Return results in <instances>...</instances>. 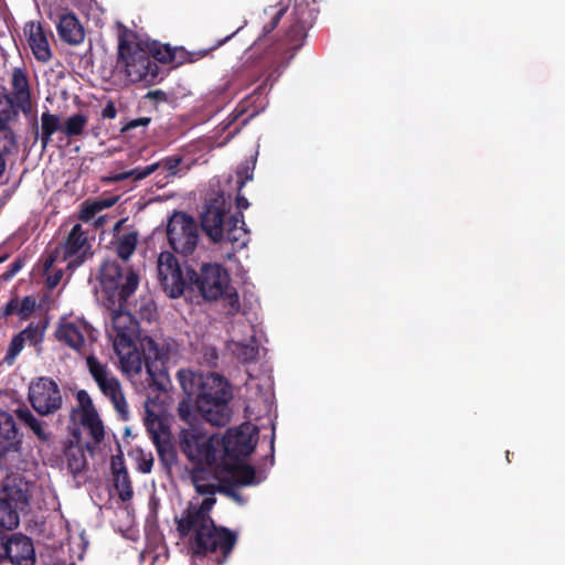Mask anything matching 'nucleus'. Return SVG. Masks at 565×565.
Returning a JSON list of instances; mask_svg holds the SVG:
<instances>
[{"instance_id":"nucleus-52","label":"nucleus","mask_w":565,"mask_h":565,"mask_svg":"<svg viewBox=\"0 0 565 565\" xmlns=\"http://www.w3.org/2000/svg\"><path fill=\"white\" fill-rule=\"evenodd\" d=\"M143 99L148 100L151 104V106L157 109L159 104L169 102V96L166 92H163L161 89H153V90H149L143 96Z\"/></svg>"},{"instance_id":"nucleus-25","label":"nucleus","mask_w":565,"mask_h":565,"mask_svg":"<svg viewBox=\"0 0 565 565\" xmlns=\"http://www.w3.org/2000/svg\"><path fill=\"white\" fill-rule=\"evenodd\" d=\"M114 343V349L119 356L121 369L125 373L135 375L141 372L142 365L145 364L143 356L138 350L135 341L128 343Z\"/></svg>"},{"instance_id":"nucleus-58","label":"nucleus","mask_w":565,"mask_h":565,"mask_svg":"<svg viewBox=\"0 0 565 565\" xmlns=\"http://www.w3.org/2000/svg\"><path fill=\"white\" fill-rule=\"evenodd\" d=\"M102 118L104 119H114L117 116V109L115 103L113 100H108L105 107L102 110Z\"/></svg>"},{"instance_id":"nucleus-21","label":"nucleus","mask_w":565,"mask_h":565,"mask_svg":"<svg viewBox=\"0 0 565 565\" xmlns=\"http://www.w3.org/2000/svg\"><path fill=\"white\" fill-rule=\"evenodd\" d=\"M92 331L93 328L79 319L62 323L56 330V337L60 341L79 352L85 347V333L90 334Z\"/></svg>"},{"instance_id":"nucleus-28","label":"nucleus","mask_w":565,"mask_h":565,"mask_svg":"<svg viewBox=\"0 0 565 565\" xmlns=\"http://www.w3.org/2000/svg\"><path fill=\"white\" fill-rule=\"evenodd\" d=\"M231 243L233 252L244 248L248 242V231L245 226L244 215H232L224 227V238L221 243Z\"/></svg>"},{"instance_id":"nucleus-42","label":"nucleus","mask_w":565,"mask_h":565,"mask_svg":"<svg viewBox=\"0 0 565 565\" xmlns=\"http://www.w3.org/2000/svg\"><path fill=\"white\" fill-rule=\"evenodd\" d=\"M233 352L241 363L246 364L257 360L259 348L255 341L253 343L238 342L235 343Z\"/></svg>"},{"instance_id":"nucleus-43","label":"nucleus","mask_w":565,"mask_h":565,"mask_svg":"<svg viewBox=\"0 0 565 565\" xmlns=\"http://www.w3.org/2000/svg\"><path fill=\"white\" fill-rule=\"evenodd\" d=\"M82 424L89 430L90 436L96 443H100L104 439L105 431L104 425L98 416V413L82 415Z\"/></svg>"},{"instance_id":"nucleus-12","label":"nucleus","mask_w":565,"mask_h":565,"mask_svg":"<svg viewBox=\"0 0 565 565\" xmlns=\"http://www.w3.org/2000/svg\"><path fill=\"white\" fill-rule=\"evenodd\" d=\"M231 210L230 196L224 193H217L209 199L204 210L200 215L201 227L205 234L215 243H221L224 238L225 216Z\"/></svg>"},{"instance_id":"nucleus-64","label":"nucleus","mask_w":565,"mask_h":565,"mask_svg":"<svg viewBox=\"0 0 565 565\" xmlns=\"http://www.w3.org/2000/svg\"><path fill=\"white\" fill-rule=\"evenodd\" d=\"M61 276H62V275H61V274H58V275H55L54 277H50V278H49V285H50V287H54V286L60 281Z\"/></svg>"},{"instance_id":"nucleus-50","label":"nucleus","mask_w":565,"mask_h":565,"mask_svg":"<svg viewBox=\"0 0 565 565\" xmlns=\"http://www.w3.org/2000/svg\"><path fill=\"white\" fill-rule=\"evenodd\" d=\"M36 300L33 296H25L19 301L18 316L20 320H26L35 311Z\"/></svg>"},{"instance_id":"nucleus-35","label":"nucleus","mask_w":565,"mask_h":565,"mask_svg":"<svg viewBox=\"0 0 565 565\" xmlns=\"http://www.w3.org/2000/svg\"><path fill=\"white\" fill-rule=\"evenodd\" d=\"M160 463L164 469L170 470L178 461V455L174 445L171 441L170 434H163L161 439L153 443Z\"/></svg>"},{"instance_id":"nucleus-47","label":"nucleus","mask_w":565,"mask_h":565,"mask_svg":"<svg viewBox=\"0 0 565 565\" xmlns=\"http://www.w3.org/2000/svg\"><path fill=\"white\" fill-rule=\"evenodd\" d=\"M218 484H216V492L223 493L236 501H241L239 494L235 488L238 487L227 475H218Z\"/></svg>"},{"instance_id":"nucleus-45","label":"nucleus","mask_w":565,"mask_h":565,"mask_svg":"<svg viewBox=\"0 0 565 565\" xmlns=\"http://www.w3.org/2000/svg\"><path fill=\"white\" fill-rule=\"evenodd\" d=\"M86 364L92 377L97 383V385L113 376L109 374L107 366L100 363L95 355H88L86 359Z\"/></svg>"},{"instance_id":"nucleus-20","label":"nucleus","mask_w":565,"mask_h":565,"mask_svg":"<svg viewBox=\"0 0 565 565\" xmlns=\"http://www.w3.org/2000/svg\"><path fill=\"white\" fill-rule=\"evenodd\" d=\"M23 31L28 45L36 61L47 63L52 57V51L42 24L28 22Z\"/></svg>"},{"instance_id":"nucleus-5","label":"nucleus","mask_w":565,"mask_h":565,"mask_svg":"<svg viewBox=\"0 0 565 565\" xmlns=\"http://www.w3.org/2000/svg\"><path fill=\"white\" fill-rule=\"evenodd\" d=\"M188 284L192 291H198L206 301H215L223 298L228 308V315L239 311V297L235 288L231 286V276L226 268L220 264L204 263L196 270L186 266Z\"/></svg>"},{"instance_id":"nucleus-3","label":"nucleus","mask_w":565,"mask_h":565,"mask_svg":"<svg viewBox=\"0 0 565 565\" xmlns=\"http://www.w3.org/2000/svg\"><path fill=\"white\" fill-rule=\"evenodd\" d=\"M179 539L186 545L188 553L195 558L211 557L217 565L224 564L233 553L238 534L215 521H198L186 526L174 522Z\"/></svg>"},{"instance_id":"nucleus-56","label":"nucleus","mask_w":565,"mask_h":565,"mask_svg":"<svg viewBox=\"0 0 565 565\" xmlns=\"http://www.w3.org/2000/svg\"><path fill=\"white\" fill-rule=\"evenodd\" d=\"M18 310H19V298L13 297L7 302V305L2 309L1 316H2V318L7 319L8 317H10L14 313L18 315Z\"/></svg>"},{"instance_id":"nucleus-23","label":"nucleus","mask_w":565,"mask_h":565,"mask_svg":"<svg viewBox=\"0 0 565 565\" xmlns=\"http://www.w3.org/2000/svg\"><path fill=\"white\" fill-rule=\"evenodd\" d=\"M215 503V495L205 497L199 504L190 502L180 515L174 516V522H183L191 526L198 521H214L211 511Z\"/></svg>"},{"instance_id":"nucleus-41","label":"nucleus","mask_w":565,"mask_h":565,"mask_svg":"<svg viewBox=\"0 0 565 565\" xmlns=\"http://www.w3.org/2000/svg\"><path fill=\"white\" fill-rule=\"evenodd\" d=\"M145 425L153 443L157 440V437L161 439L163 434H170L169 428L161 418L148 407L146 408Z\"/></svg>"},{"instance_id":"nucleus-49","label":"nucleus","mask_w":565,"mask_h":565,"mask_svg":"<svg viewBox=\"0 0 565 565\" xmlns=\"http://www.w3.org/2000/svg\"><path fill=\"white\" fill-rule=\"evenodd\" d=\"M136 461L139 471L150 473L153 466V457L151 452H145L142 449L135 450Z\"/></svg>"},{"instance_id":"nucleus-61","label":"nucleus","mask_w":565,"mask_h":565,"mask_svg":"<svg viewBox=\"0 0 565 565\" xmlns=\"http://www.w3.org/2000/svg\"><path fill=\"white\" fill-rule=\"evenodd\" d=\"M248 206H249L248 200L244 195H241L238 193L237 196H236L237 212L234 215H237L239 217V213L243 214V211L248 209Z\"/></svg>"},{"instance_id":"nucleus-32","label":"nucleus","mask_w":565,"mask_h":565,"mask_svg":"<svg viewBox=\"0 0 565 565\" xmlns=\"http://www.w3.org/2000/svg\"><path fill=\"white\" fill-rule=\"evenodd\" d=\"M20 111L22 113V108L18 106V100L4 85H0V124L18 121Z\"/></svg>"},{"instance_id":"nucleus-31","label":"nucleus","mask_w":565,"mask_h":565,"mask_svg":"<svg viewBox=\"0 0 565 565\" xmlns=\"http://www.w3.org/2000/svg\"><path fill=\"white\" fill-rule=\"evenodd\" d=\"M22 463V439L0 445V469L7 472L18 470Z\"/></svg>"},{"instance_id":"nucleus-1","label":"nucleus","mask_w":565,"mask_h":565,"mask_svg":"<svg viewBox=\"0 0 565 565\" xmlns=\"http://www.w3.org/2000/svg\"><path fill=\"white\" fill-rule=\"evenodd\" d=\"M185 397L178 405V416L185 424L204 419L213 426H225L232 415L233 393L228 381L216 373L180 370L177 374Z\"/></svg>"},{"instance_id":"nucleus-51","label":"nucleus","mask_w":565,"mask_h":565,"mask_svg":"<svg viewBox=\"0 0 565 565\" xmlns=\"http://www.w3.org/2000/svg\"><path fill=\"white\" fill-rule=\"evenodd\" d=\"M76 399L78 403V408L82 412V415L93 414L97 412L89 394L85 390L77 391Z\"/></svg>"},{"instance_id":"nucleus-16","label":"nucleus","mask_w":565,"mask_h":565,"mask_svg":"<svg viewBox=\"0 0 565 565\" xmlns=\"http://www.w3.org/2000/svg\"><path fill=\"white\" fill-rule=\"evenodd\" d=\"M254 436L242 428L228 429L221 438V459L235 460L249 456L255 449Z\"/></svg>"},{"instance_id":"nucleus-6","label":"nucleus","mask_w":565,"mask_h":565,"mask_svg":"<svg viewBox=\"0 0 565 565\" xmlns=\"http://www.w3.org/2000/svg\"><path fill=\"white\" fill-rule=\"evenodd\" d=\"M200 422L186 424L178 436L180 451L194 465V468H215L218 463L221 438L217 435H207L200 427Z\"/></svg>"},{"instance_id":"nucleus-59","label":"nucleus","mask_w":565,"mask_h":565,"mask_svg":"<svg viewBox=\"0 0 565 565\" xmlns=\"http://www.w3.org/2000/svg\"><path fill=\"white\" fill-rule=\"evenodd\" d=\"M173 51H178V54H175V58L173 60L172 64L179 66L184 63H189V51H186L184 47H173Z\"/></svg>"},{"instance_id":"nucleus-26","label":"nucleus","mask_w":565,"mask_h":565,"mask_svg":"<svg viewBox=\"0 0 565 565\" xmlns=\"http://www.w3.org/2000/svg\"><path fill=\"white\" fill-rule=\"evenodd\" d=\"M11 93L18 100V106L22 108V113L28 115L32 109L31 92L26 73L21 67H15L11 76Z\"/></svg>"},{"instance_id":"nucleus-8","label":"nucleus","mask_w":565,"mask_h":565,"mask_svg":"<svg viewBox=\"0 0 565 565\" xmlns=\"http://www.w3.org/2000/svg\"><path fill=\"white\" fill-rule=\"evenodd\" d=\"M285 67L286 66L277 67V64H273V57H266L264 52L262 53V57L258 62H244L235 73V82L241 86L248 87L249 85L260 79L265 73V70L269 71L263 83L258 85L249 96L246 97L245 102L249 105L255 104V108H263L264 103L259 102L256 104L257 99L268 94V86L271 87L274 85Z\"/></svg>"},{"instance_id":"nucleus-19","label":"nucleus","mask_w":565,"mask_h":565,"mask_svg":"<svg viewBox=\"0 0 565 565\" xmlns=\"http://www.w3.org/2000/svg\"><path fill=\"white\" fill-rule=\"evenodd\" d=\"M1 499H6L7 503L18 513L24 511L29 507L30 493L28 482L22 478H7L0 491Z\"/></svg>"},{"instance_id":"nucleus-57","label":"nucleus","mask_w":565,"mask_h":565,"mask_svg":"<svg viewBox=\"0 0 565 565\" xmlns=\"http://www.w3.org/2000/svg\"><path fill=\"white\" fill-rule=\"evenodd\" d=\"M151 121V118L150 117H140V118H137V119H131L129 120L126 125H124V127L121 128V131H129L131 129H135L139 126H148Z\"/></svg>"},{"instance_id":"nucleus-39","label":"nucleus","mask_w":565,"mask_h":565,"mask_svg":"<svg viewBox=\"0 0 565 565\" xmlns=\"http://www.w3.org/2000/svg\"><path fill=\"white\" fill-rule=\"evenodd\" d=\"M18 151V137L13 131L11 124H0V153L6 156Z\"/></svg>"},{"instance_id":"nucleus-34","label":"nucleus","mask_w":565,"mask_h":565,"mask_svg":"<svg viewBox=\"0 0 565 565\" xmlns=\"http://www.w3.org/2000/svg\"><path fill=\"white\" fill-rule=\"evenodd\" d=\"M117 200L118 199L116 196L99 200H85L81 204L78 220L82 222H89L103 210L114 206Z\"/></svg>"},{"instance_id":"nucleus-11","label":"nucleus","mask_w":565,"mask_h":565,"mask_svg":"<svg viewBox=\"0 0 565 565\" xmlns=\"http://www.w3.org/2000/svg\"><path fill=\"white\" fill-rule=\"evenodd\" d=\"M157 268L159 284L168 297L179 298L185 288H189L186 270L183 273L173 253L161 252L158 256Z\"/></svg>"},{"instance_id":"nucleus-9","label":"nucleus","mask_w":565,"mask_h":565,"mask_svg":"<svg viewBox=\"0 0 565 565\" xmlns=\"http://www.w3.org/2000/svg\"><path fill=\"white\" fill-rule=\"evenodd\" d=\"M167 237L175 253L183 256L193 254L200 238L195 220L185 212H174L167 225Z\"/></svg>"},{"instance_id":"nucleus-13","label":"nucleus","mask_w":565,"mask_h":565,"mask_svg":"<svg viewBox=\"0 0 565 565\" xmlns=\"http://www.w3.org/2000/svg\"><path fill=\"white\" fill-rule=\"evenodd\" d=\"M141 354L148 374L147 382L163 390V380L167 377L164 363L170 359L169 344H159L150 337L140 340Z\"/></svg>"},{"instance_id":"nucleus-7","label":"nucleus","mask_w":565,"mask_h":565,"mask_svg":"<svg viewBox=\"0 0 565 565\" xmlns=\"http://www.w3.org/2000/svg\"><path fill=\"white\" fill-rule=\"evenodd\" d=\"M102 290L113 305L126 306L139 285V276L131 267L122 266L115 259L104 260L98 276Z\"/></svg>"},{"instance_id":"nucleus-15","label":"nucleus","mask_w":565,"mask_h":565,"mask_svg":"<svg viewBox=\"0 0 565 565\" xmlns=\"http://www.w3.org/2000/svg\"><path fill=\"white\" fill-rule=\"evenodd\" d=\"M60 248L63 253V260H68V268L79 267L90 255L87 232L81 224H75Z\"/></svg>"},{"instance_id":"nucleus-14","label":"nucleus","mask_w":565,"mask_h":565,"mask_svg":"<svg viewBox=\"0 0 565 565\" xmlns=\"http://www.w3.org/2000/svg\"><path fill=\"white\" fill-rule=\"evenodd\" d=\"M9 561L13 565H34L36 562L32 540L22 534L0 535V563Z\"/></svg>"},{"instance_id":"nucleus-38","label":"nucleus","mask_w":565,"mask_h":565,"mask_svg":"<svg viewBox=\"0 0 565 565\" xmlns=\"http://www.w3.org/2000/svg\"><path fill=\"white\" fill-rule=\"evenodd\" d=\"M18 439L22 438L19 436L13 416L0 409V445Z\"/></svg>"},{"instance_id":"nucleus-48","label":"nucleus","mask_w":565,"mask_h":565,"mask_svg":"<svg viewBox=\"0 0 565 565\" xmlns=\"http://www.w3.org/2000/svg\"><path fill=\"white\" fill-rule=\"evenodd\" d=\"M24 343H25V341L22 339V334L18 333V334L13 335V338L9 344L8 351H7L4 362H7L8 364H12L14 362L15 358L23 350Z\"/></svg>"},{"instance_id":"nucleus-53","label":"nucleus","mask_w":565,"mask_h":565,"mask_svg":"<svg viewBox=\"0 0 565 565\" xmlns=\"http://www.w3.org/2000/svg\"><path fill=\"white\" fill-rule=\"evenodd\" d=\"M236 32L232 33L231 35H227L225 36L223 40H220L214 46H212L211 49H207V50H200V51H193V52H189V57H188V62L189 63H194L196 61H199L200 58L206 56L209 54L210 51H213L215 49H217L218 46L223 45L226 41H228Z\"/></svg>"},{"instance_id":"nucleus-17","label":"nucleus","mask_w":565,"mask_h":565,"mask_svg":"<svg viewBox=\"0 0 565 565\" xmlns=\"http://www.w3.org/2000/svg\"><path fill=\"white\" fill-rule=\"evenodd\" d=\"M181 162L182 158L180 156L166 157L146 167H137L128 171L114 173L107 178V181L111 183H117L127 179H132L135 182H137L146 179L147 177L158 171L159 169L167 171L168 175H174Z\"/></svg>"},{"instance_id":"nucleus-37","label":"nucleus","mask_w":565,"mask_h":565,"mask_svg":"<svg viewBox=\"0 0 565 565\" xmlns=\"http://www.w3.org/2000/svg\"><path fill=\"white\" fill-rule=\"evenodd\" d=\"M138 243V234L136 232H127L119 236L115 243L117 256L127 262L136 250Z\"/></svg>"},{"instance_id":"nucleus-18","label":"nucleus","mask_w":565,"mask_h":565,"mask_svg":"<svg viewBox=\"0 0 565 565\" xmlns=\"http://www.w3.org/2000/svg\"><path fill=\"white\" fill-rule=\"evenodd\" d=\"M216 475H227L238 487L256 483V470L241 459H220L215 467Z\"/></svg>"},{"instance_id":"nucleus-4","label":"nucleus","mask_w":565,"mask_h":565,"mask_svg":"<svg viewBox=\"0 0 565 565\" xmlns=\"http://www.w3.org/2000/svg\"><path fill=\"white\" fill-rule=\"evenodd\" d=\"M117 55L116 68L124 74L127 83L153 85L162 78L159 65L151 60L143 42L124 25L118 34Z\"/></svg>"},{"instance_id":"nucleus-22","label":"nucleus","mask_w":565,"mask_h":565,"mask_svg":"<svg viewBox=\"0 0 565 565\" xmlns=\"http://www.w3.org/2000/svg\"><path fill=\"white\" fill-rule=\"evenodd\" d=\"M34 143L40 140L44 151L52 141V136L57 131H63L62 117L58 114H52L49 110L41 115V126L36 119L33 121Z\"/></svg>"},{"instance_id":"nucleus-44","label":"nucleus","mask_w":565,"mask_h":565,"mask_svg":"<svg viewBox=\"0 0 565 565\" xmlns=\"http://www.w3.org/2000/svg\"><path fill=\"white\" fill-rule=\"evenodd\" d=\"M87 124V117L81 113L68 117L63 124V132L68 137H76L83 134Z\"/></svg>"},{"instance_id":"nucleus-40","label":"nucleus","mask_w":565,"mask_h":565,"mask_svg":"<svg viewBox=\"0 0 565 565\" xmlns=\"http://www.w3.org/2000/svg\"><path fill=\"white\" fill-rule=\"evenodd\" d=\"M205 473V468H193L191 472V480L194 484L195 491L200 495L204 497L215 495L216 484L209 482Z\"/></svg>"},{"instance_id":"nucleus-54","label":"nucleus","mask_w":565,"mask_h":565,"mask_svg":"<svg viewBox=\"0 0 565 565\" xmlns=\"http://www.w3.org/2000/svg\"><path fill=\"white\" fill-rule=\"evenodd\" d=\"M22 339L24 341H30L33 344H36L42 340V333L39 330L38 326H34L33 323H30L25 329H23L21 332Z\"/></svg>"},{"instance_id":"nucleus-24","label":"nucleus","mask_w":565,"mask_h":565,"mask_svg":"<svg viewBox=\"0 0 565 565\" xmlns=\"http://www.w3.org/2000/svg\"><path fill=\"white\" fill-rule=\"evenodd\" d=\"M111 313V324L115 331L114 343L122 345L134 340L135 334V320L134 317L125 310L126 306H119Z\"/></svg>"},{"instance_id":"nucleus-33","label":"nucleus","mask_w":565,"mask_h":565,"mask_svg":"<svg viewBox=\"0 0 565 565\" xmlns=\"http://www.w3.org/2000/svg\"><path fill=\"white\" fill-rule=\"evenodd\" d=\"M17 417L28 426L39 440L47 443L51 439V433L44 427V422L33 415L28 407H19L15 411Z\"/></svg>"},{"instance_id":"nucleus-27","label":"nucleus","mask_w":565,"mask_h":565,"mask_svg":"<svg viewBox=\"0 0 565 565\" xmlns=\"http://www.w3.org/2000/svg\"><path fill=\"white\" fill-rule=\"evenodd\" d=\"M57 33L60 39L70 45H78L85 39L84 28L73 12H66L60 17Z\"/></svg>"},{"instance_id":"nucleus-63","label":"nucleus","mask_w":565,"mask_h":565,"mask_svg":"<svg viewBox=\"0 0 565 565\" xmlns=\"http://www.w3.org/2000/svg\"><path fill=\"white\" fill-rule=\"evenodd\" d=\"M4 157H7L6 154L3 153H0V177L3 174L4 170H6V159Z\"/></svg>"},{"instance_id":"nucleus-62","label":"nucleus","mask_w":565,"mask_h":565,"mask_svg":"<svg viewBox=\"0 0 565 565\" xmlns=\"http://www.w3.org/2000/svg\"><path fill=\"white\" fill-rule=\"evenodd\" d=\"M244 170L246 172L245 177H243V171H238L237 172L238 178H239L238 182H237L238 183V190H241L245 185L246 181L252 179V177H253V173L248 174V167H246Z\"/></svg>"},{"instance_id":"nucleus-10","label":"nucleus","mask_w":565,"mask_h":565,"mask_svg":"<svg viewBox=\"0 0 565 565\" xmlns=\"http://www.w3.org/2000/svg\"><path fill=\"white\" fill-rule=\"evenodd\" d=\"M28 399L32 408L41 416L54 415L63 406L60 386L49 376H40L31 381Z\"/></svg>"},{"instance_id":"nucleus-55","label":"nucleus","mask_w":565,"mask_h":565,"mask_svg":"<svg viewBox=\"0 0 565 565\" xmlns=\"http://www.w3.org/2000/svg\"><path fill=\"white\" fill-rule=\"evenodd\" d=\"M24 266V259L21 257H18L10 266L9 268L0 275V280L8 281L12 279Z\"/></svg>"},{"instance_id":"nucleus-60","label":"nucleus","mask_w":565,"mask_h":565,"mask_svg":"<svg viewBox=\"0 0 565 565\" xmlns=\"http://www.w3.org/2000/svg\"><path fill=\"white\" fill-rule=\"evenodd\" d=\"M246 111L245 107L241 109L237 107L228 117L227 122L224 125L223 130L227 129L233 122H235Z\"/></svg>"},{"instance_id":"nucleus-36","label":"nucleus","mask_w":565,"mask_h":565,"mask_svg":"<svg viewBox=\"0 0 565 565\" xmlns=\"http://www.w3.org/2000/svg\"><path fill=\"white\" fill-rule=\"evenodd\" d=\"M143 45L154 63L160 62L162 64H172L173 60L175 58V54H178V51H173V47H171L169 44H160L157 41L151 43L147 42L143 43Z\"/></svg>"},{"instance_id":"nucleus-46","label":"nucleus","mask_w":565,"mask_h":565,"mask_svg":"<svg viewBox=\"0 0 565 565\" xmlns=\"http://www.w3.org/2000/svg\"><path fill=\"white\" fill-rule=\"evenodd\" d=\"M66 459L68 469L73 475L81 473L86 466L85 456L81 450H68L66 452Z\"/></svg>"},{"instance_id":"nucleus-30","label":"nucleus","mask_w":565,"mask_h":565,"mask_svg":"<svg viewBox=\"0 0 565 565\" xmlns=\"http://www.w3.org/2000/svg\"><path fill=\"white\" fill-rule=\"evenodd\" d=\"M98 387L102 391V393L110 399L120 419L128 420V405L124 396L119 381L115 376H111L108 380L99 383Z\"/></svg>"},{"instance_id":"nucleus-2","label":"nucleus","mask_w":565,"mask_h":565,"mask_svg":"<svg viewBox=\"0 0 565 565\" xmlns=\"http://www.w3.org/2000/svg\"><path fill=\"white\" fill-rule=\"evenodd\" d=\"M287 10L288 6L277 3L265 8L258 17L262 24V34L255 41L254 46L264 51L266 57H273V64H277V67L288 66L303 45L307 36L308 25L303 20L306 10L299 8H295L291 13L281 38L276 39V35L271 34Z\"/></svg>"},{"instance_id":"nucleus-29","label":"nucleus","mask_w":565,"mask_h":565,"mask_svg":"<svg viewBox=\"0 0 565 565\" xmlns=\"http://www.w3.org/2000/svg\"><path fill=\"white\" fill-rule=\"evenodd\" d=\"M110 467L114 477V487L118 491L119 499L124 502L130 501L134 497V490L122 457H113Z\"/></svg>"}]
</instances>
